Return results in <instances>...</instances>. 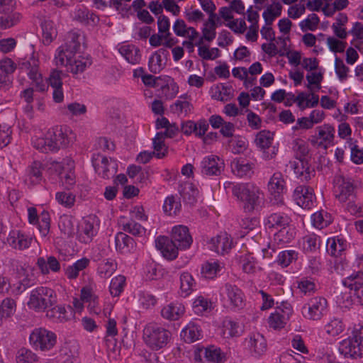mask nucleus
Listing matches in <instances>:
<instances>
[{"label": "nucleus", "mask_w": 363, "mask_h": 363, "mask_svg": "<svg viewBox=\"0 0 363 363\" xmlns=\"http://www.w3.org/2000/svg\"><path fill=\"white\" fill-rule=\"evenodd\" d=\"M19 69L21 73L26 74L31 84L35 86L38 91L43 92L46 91L48 86L52 89V99L55 103H61L64 99V92L62 89L63 73L60 70L53 69L50 74L47 80H44L39 69V61L35 57H30L19 65Z\"/></svg>", "instance_id": "1"}, {"label": "nucleus", "mask_w": 363, "mask_h": 363, "mask_svg": "<svg viewBox=\"0 0 363 363\" xmlns=\"http://www.w3.org/2000/svg\"><path fill=\"white\" fill-rule=\"evenodd\" d=\"M83 36L76 32H71L67 37L66 43L56 50L55 61L57 66H65L74 75L82 73L91 65V61L76 54L79 52Z\"/></svg>", "instance_id": "2"}, {"label": "nucleus", "mask_w": 363, "mask_h": 363, "mask_svg": "<svg viewBox=\"0 0 363 363\" xmlns=\"http://www.w3.org/2000/svg\"><path fill=\"white\" fill-rule=\"evenodd\" d=\"M233 195L242 203L245 213L258 212L264 205L262 191L253 183H238L232 187Z\"/></svg>", "instance_id": "3"}, {"label": "nucleus", "mask_w": 363, "mask_h": 363, "mask_svg": "<svg viewBox=\"0 0 363 363\" xmlns=\"http://www.w3.org/2000/svg\"><path fill=\"white\" fill-rule=\"evenodd\" d=\"M57 303V294L53 289L38 286L31 291L27 304L30 309L35 312H44Z\"/></svg>", "instance_id": "4"}, {"label": "nucleus", "mask_w": 363, "mask_h": 363, "mask_svg": "<svg viewBox=\"0 0 363 363\" xmlns=\"http://www.w3.org/2000/svg\"><path fill=\"white\" fill-rule=\"evenodd\" d=\"M171 337L170 331L156 324H148L143 330L144 341L153 350L165 347Z\"/></svg>", "instance_id": "5"}, {"label": "nucleus", "mask_w": 363, "mask_h": 363, "mask_svg": "<svg viewBox=\"0 0 363 363\" xmlns=\"http://www.w3.org/2000/svg\"><path fill=\"white\" fill-rule=\"evenodd\" d=\"M339 351L345 357L357 358L363 355V326L354 328L352 335L340 342Z\"/></svg>", "instance_id": "6"}, {"label": "nucleus", "mask_w": 363, "mask_h": 363, "mask_svg": "<svg viewBox=\"0 0 363 363\" xmlns=\"http://www.w3.org/2000/svg\"><path fill=\"white\" fill-rule=\"evenodd\" d=\"M56 342V335L45 328H35L29 335V343L35 350L49 351Z\"/></svg>", "instance_id": "7"}, {"label": "nucleus", "mask_w": 363, "mask_h": 363, "mask_svg": "<svg viewBox=\"0 0 363 363\" xmlns=\"http://www.w3.org/2000/svg\"><path fill=\"white\" fill-rule=\"evenodd\" d=\"M301 311L306 318L314 321L320 320L328 312V301L320 296L311 298L302 307Z\"/></svg>", "instance_id": "8"}, {"label": "nucleus", "mask_w": 363, "mask_h": 363, "mask_svg": "<svg viewBox=\"0 0 363 363\" xmlns=\"http://www.w3.org/2000/svg\"><path fill=\"white\" fill-rule=\"evenodd\" d=\"M224 160L215 155L204 157L200 162L199 169L205 177H219L225 171Z\"/></svg>", "instance_id": "9"}, {"label": "nucleus", "mask_w": 363, "mask_h": 363, "mask_svg": "<svg viewBox=\"0 0 363 363\" xmlns=\"http://www.w3.org/2000/svg\"><path fill=\"white\" fill-rule=\"evenodd\" d=\"M71 130L66 127L55 126L47 132L48 143L52 145L54 152L67 147L70 143Z\"/></svg>", "instance_id": "10"}, {"label": "nucleus", "mask_w": 363, "mask_h": 363, "mask_svg": "<svg viewBox=\"0 0 363 363\" xmlns=\"http://www.w3.org/2000/svg\"><path fill=\"white\" fill-rule=\"evenodd\" d=\"M290 218L284 213H274L270 214L265 220V225L269 228H280L281 230L278 233L275 235L276 240H279V241H282L284 242H287L292 237V233L290 234V236L285 240L284 236L285 233L288 232L286 231V227L289 224Z\"/></svg>", "instance_id": "11"}, {"label": "nucleus", "mask_w": 363, "mask_h": 363, "mask_svg": "<svg viewBox=\"0 0 363 363\" xmlns=\"http://www.w3.org/2000/svg\"><path fill=\"white\" fill-rule=\"evenodd\" d=\"M92 163L96 172L104 179L113 177L117 172V163L111 158L108 160L101 155H94Z\"/></svg>", "instance_id": "12"}, {"label": "nucleus", "mask_w": 363, "mask_h": 363, "mask_svg": "<svg viewBox=\"0 0 363 363\" xmlns=\"http://www.w3.org/2000/svg\"><path fill=\"white\" fill-rule=\"evenodd\" d=\"M333 183L335 196L340 202H345L354 196V186L351 179L337 175Z\"/></svg>", "instance_id": "13"}, {"label": "nucleus", "mask_w": 363, "mask_h": 363, "mask_svg": "<svg viewBox=\"0 0 363 363\" xmlns=\"http://www.w3.org/2000/svg\"><path fill=\"white\" fill-rule=\"evenodd\" d=\"M28 218L30 224L38 225V228L42 236L45 237L50 231V217L48 211H43L38 216L35 207L28 208Z\"/></svg>", "instance_id": "14"}, {"label": "nucleus", "mask_w": 363, "mask_h": 363, "mask_svg": "<svg viewBox=\"0 0 363 363\" xmlns=\"http://www.w3.org/2000/svg\"><path fill=\"white\" fill-rule=\"evenodd\" d=\"M14 62L8 57L0 61V91H6L12 86L11 74L16 70Z\"/></svg>", "instance_id": "15"}, {"label": "nucleus", "mask_w": 363, "mask_h": 363, "mask_svg": "<svg viewBox=\"0 0 363 363\" xmlns=\"http://www.w3.org/2000/svg\"><path fill=\"white\" fill-rule=\"evenodd\" d=\"M162 80L161 77H155L151 74H145L142 76V81L145 85L151 87L160 86L162 92L164 94L167 98L172 99L175 96L178 91V87L174 83L169 84L167 82L165 84H160V81Z\"/></svg>", "instance_id": "16"}, {"label": "nucleus", "mask_w": 363, "mask_h": 363, "mask_svg": "<svg viewBox=\"0 0 363 363\" xmlns=\"http://www.w3.org/2000/svg\"><path fill=\"white\" fill-rule=\"evenodd\" d=\"M171 239L180 250L189 248L193 242L189 228L184 225L174 226L172 230Z\"/></svg>", "instance_id": "17"}, {"label": "nucleus", "mask_w": 363, "mask_h": 363, "mask_svg": "<svg viewBox=\"0 0 363 363\" xmlns=\"http://www.w3.org/2000/svg\"><path fill=\"white\" fill-rule=\"evenodd\" d=\"M155 246L162 256L169 260L176 259L178 256V250H180L171 238L166 236H159L155 240Z\"/></svg>", "instance_id": "18"}, {"label": "nucleus", "mask_w": 363, "mask_h": 363, "mask_svg": "<svg viewBox=\"0 0 363 363\" xmlns=\"http://www.w3.org/2000/svg\"><path fill=\"white\" fill-rule=\"evenodd\" d=\"M209 248L218 254L225 255L229 252L233 246V240L226 233H220L212 238L208 243Z\"/></svg>", "instance_id": "19"}, {"label": "nucleus", "mask_w": 363, "mask_h": 363, "mask_svg": "<svg viewBox=\"0 0 363 363\" xmlns=\"http://www.w3.org/2000/svg\"><path fill=\"white\" fill-rule=\"evenodd\" d=\"M223 289V293L225 294L233 308L240 309L243 308L245 306L244 294L237 286L227 283Z\"/></svg>", "instance_id": "20"}, {"label": "nucleus", "mask_w": 363, "mask_h": 363, "mask_svg": "<svg viewBox=\"0 0 363 363\" xmlns=\"http://www.w3.org/2000/svg\"><path fill=\"white\" fill-rule=\"evenodd\" d=\"M296 204L303 208H311L313 205L314 194L313 189L306 186H299L296 188L293 195Z\"/></svg>", "instance_id": "21"}, {"label": "nucleus", "mask_w": 363, "mask_h": 363, "mask_svg": "<svg viewBox=\"0 0 363 363\" xmlns=\"http://www.w3.org/2000/svg\"><path fill=\"white\" fill-rule=\"evenodd\" d=\"M97 233V228L95 225L94 218H84L79 226L78 237L80 242L84 243L90 242Z\"/></svg>", "instance_id": "22"}, {"label": "nucleus", "mask_w": 363, "mask_h": 363, "mask_svg": "<svg viewBox=\"0 0 363 363\" xmlns=\"http://www.w3.org/2000/svg\"><path fill=\"white\" fill-rule=\"evenodd\" d=\"M285 182L282 175L279 172L274 173L270 181L269 182L268 186L271 195L274 197V203H283L282 194L284 191Z\"/></svg>", "instance_id": "23"}, {"label": "nucleus", "mask_w": 363, "mask_h": 363, "mask_svg": "<svg viewBox=\"0 0 363 363\" xmlns=\"http://www.w3.org/2000/svg\"><path fill=\"white\" fill-rule=\"evenodd\" d=\"M246 342L251 353L255 357L262 355L267 350V341L260 333L252 334L246 339Z\"/></svg>", "instance_id": "24"}, {"label": "nucleus", "mask_w": 363, "mask_h": 363, "mask_svg": "<svg viewBox=\"0 0 363 363\" xmlns=\"http://www.w3.org/2000/svg\"><path fill=\"white\" fill-rule=\"evenodd\" d=\"M208 128V123L205 120H200L198 123L192 121H187L182 123L181 130L186 135H189L194 133L197 137L204 136Z\"/></svg>", "instance_id": "25"}, {"label": "nucleus", "mask_w": 363, "mask_h": 363, "mask_svg": "<svg viewBox=\"0 0 363 363\" xmlns=\"http://www.w3.org/2000/svg\"><path fill=\"white\" fill-rule=\"evenodd\" d=\"M230 167L233 174L240 178L250 177L253 173V164L242 157L234 159Z\"/></svg>", "instance_id": "26"}, {"label": "nucleus", "mask_w": 363, "mask_h": 363, "mask_svg": "<svg viewBox=\"0 0 363 363\" xmlns=\"http://www.w3.org/2000/svg\"><path fill=\"white\" fill-rule=\"evenodd\" d=\"M32 238L23 233L20 230H12L10 232L7 242L13 248L18 250H24L30 245Z\"/></svg>", "instance_id": "27"}, {"label": "nucleus", "mask_w": 363, "mask_h": 363, "mask_svg": "<svg viewBox=\"0 0 363 363\" xmlns=\"http://www.w3.org/2000/svg\"><path fill=\"white\" fill-rule=\"evenodd\" d=\"M291 167L296 177L302 182H307L314 176L315 171L311 169L307 160L301 159L291 162Z\"/></svg>", "instance_id": "28"}, {"label": "nucleus", "mask_w": 363, "mask_h": 363, "mask_svg": "<svg viewBox=\"0 0 363 363\" xmlns=\"http://www.w3.org/2000/svg\"><path fill=\"white\" fill-rule=\"evenodd\" d=\"M179 192L184 203L193 205L196 202L199 191L192 183L186 182L181 184Z\"/></svg>", "instance_id": "29"}, {"label": "nucleus", "mask_w": 363, "mask_h": 363, "mask_svg": "<svg viewBox=\"0 0 363 363\" xmlns=\"http://www.w3.org/2000/svg\"><path fill=\"white\" fill-rule=\"evenodd\" d=\"M135 244L134 240L123 232H118L115 236V247L117 252L126 254L130 252Z\"/></svg>", "instance_id": "30"}, {"label": "nucleus", "mask_w": 363, "mask_h": 363, "mask_svg": "<svg viewBox=\"0 0 363 363\" xmlns=\"http://www.w3.org/2000/svg\"><path fill=\"white\" fill-rule=\"evenodd\" d=\"M347 246L346 240L340 237L328 238L327 240V252L333 257L341 255V253L345 250Z\"/></svg>", "instance_id": "31"}, {"label": "nucleus", "mask_w": 363, "mask_h": 363, "mask_svg": "<svg viewBox=\"0 0 363 363\" xmlns=\"http://www.w3.org/2000/svg\"><path fill=\"white\" fill-rule=\"evenodd\" d=\"M37 265L43 274H48L50 271L57 272L60 269V264L54 256H49L47 259L38 257Z\"/></svg>", "instance_id": "32"}, {"label": "nucleus", "mask_w": 363, "mask_h": 363, "mask_svg": "<svg viewBox=\"0 0 363 363\" xmlns=\"http://www.w3.org/2000/svg\"><path fill=\"white\" fill-rule=\"evenodd\" d=\"M184 312V307L179 303H171L164 306L161 311V315L163 318L175 320H178Z\"/></svg>", "instance_id": "33"}, {"label": "nucleus", "mask_w": 363, "mask_h": 363, "mask_svg": "<svg viewBox=\"0 0 363 363\" xmlns=\"http://www.w3.org/2000/svg\"><path fill=\"white\" fill-rule=\"evenodd\" d=\"M181 336L184 341L191 343L199 340L201 337L200 327L194 322H190L181 333Z\"/></svg>", "instance_id": "34"}, {"label": "nucleus", "mask_w": 363, "mask_h": 363, "mask_svg": "<svg viewBox=\"0 0 363 363\" xmlns=\"http://www.w3.org/2000/svg\"><path fill=\"white\" fill-rule=\"evenodd\" d=\"M89 264L90 260L86 257H83L68 266L65 269V274L69 279H75L79 275V272L85 269Z\"/></svg>", "instance_id": "35"}, {"label": "nucleus", "mask_w": 363, "mask_h": 363, "mask_svg": "<svg viewBox=\"0 0 363 363\" xmlns=\"http://www.w3.org/2000/svg\"><path fill=\"white\" fill-rule=\"evenodd\" d=\"M119 52L131 64H137L140 60L139 49L133 45H124L121 46Z\"/></svg>", "instance_id": "36"}, {"label": "nucleus", "mask_w": 363, "mask_h": 363, "mask_svg": "<svg viewBox=\"0 0 363 363\" xmlns=\"http://www.w3.org/2000/svg\"><path fill=\"white\" fill-rule=\"evenodd\" d=\"M46 316L56 322L63 323L69 319L67 312L64 306L56 304L46 311Z\"/></svg>", "instance_id": "37"}, {"label": "nucleus", "mask_w": 363, "mask_h": 363, "mask_svg": "<svg viewBox=\"0 0 363 363\" xmlns=\"http://www.w3.org/2000/svg\"><path fill=\"white\" fill-rule=\"evenodd\" d=\"M43 30V42L45 45H49L57 36V30L54 22L51 20H45L41 23Z\"/></svg>", "instance_id": "38"}, {"label": "nucleus", "mask_w": 363, "mask_h": 363, "mask_svg": "<svg viewBox=\"0 0 363 363\" xmlns=\"http://www.w3.org/2000/svg\"><path fill=\"white\" fill-rule=\"evenodd\" d=\"M186 94H184L179 96V99L177 100L172 105L170 106V110L173 113L177 114L178 116L184 114L186 116L192 108V105L189 101L186 99Z\"/></svg>", "instance_id": "39"}, {"label": "nucleus", "mask_w": 363, "mask_h": 363, "mask_svg": "<svg viewBox=\"0 0 363 363\" xmlns=\"http://www.w3.org/2000/svg\"><path fill=\"white\" fill-rule=\"evenodd\" d=\"M317 129L318 130V137L323 140L320 143L319 145L324 143V147H326L328 145L333 144L335 132L333 126L325 124L318 127Z\"/></svg>", "instance_id": "40"}, {"label": "nucleus", "mask_w": 363, "mask_h": 363, "mask_svg": "<svg viewBox=\"0 0 363 363\" xmlns=\"http://www.w3.org/2000/svg\"><path fill=\"white\" fill-rule=\"evenodd\" d=\"M39 357L30 349L26 347L20 348L16 354L17 363H38Z\"/></svg>", "instance_id": "41"}, {"label": "nucleus", "mask_w": 363, "mask_h": 363, "mask_svg": "<svg viewBox=\"0 0 363 363\" xmlns=\"http://www.w3.org/2000/svg\"><path fill=\"white\" fill-rule=\"evenodd\" d=\"M223 269V266L218 261H207L201 267V274L206 279H213Z\"/></svg>", "instance_id": "42"}, {"label": "nucleus", "mask_w": 363, "mask_h": 363, "mask_svg": "<svg viewBox=\"0 0 363 363\" xmlns=\"http://www.w3.org/2000/svg\"><path fill=\"white\" fill-rule=\"evenodd\" d=\"M42 169L43 164L39 161L33 162L28 167L27 177L31 184L35 185L42 181Z\"/></svg>", "instance_id": "43"}, {"label": "nucleus", "mask_w": 363, "mask_h": 363, "mask_svg": "<svg viewBox=\"0 0 363 363\" xmlns=\"http://www.w3.org/2000/svg\"><path fill=\"white\" fill-rule=\"evenodd\" d=\"M154 151L152 152L158 159H162L167 155V147L164 144V138L162 133H157L152 140Z\"/></svg>", "instance_id": "44"}, {"label": "nucleus", "mask_w": 363, "mask_h": 363, "mask_svg": "<svg viewBox=\"0 0 363 363\" xmlns=\"http://www.w3.org/2000/svg\"><path fill=\"white\" fill-rule=\"evenodd\" d=\"M16 301L11 298H5L0 304V314L4 318H11L16 311Z\"/></svg>", "instance_id": "45"}, {"label": "nucleus", "mask_w": 363, "mask_h": 363, "mask_svg": "<svg viewBox=\"0 0 363 363\" xmlns=\"http://www.w3.org/2000/svg\"><path fill=\"white\" fill-rule=\"evenodd\" d=\"M121 228L125 232L134 236L141 237L145 233V228L139 223L133 220H130L126 222L121 221Z\"/></svg>", "instance_id": "46"}, {"label": "nucleus", "mask_w": 363, "mask_h": 363, "mask_svg": "<svg viewBox=\"0 0 363 363\" xmlns=\"http://www.w3.org/2000/svg\"><path fill=\"white\" fill-rule=\"evenodd\" d=\"M204 357L208 362L214 363H221L225 359L224 353H223L220 348L213 345L204 349Z\"/></svg>", "instance_id": "47"}, {"label": "nucleus", "mask_w": 363, "mask_h": 363, "mask_svg": "<svg viewBox=\"0 0 363 363\" xmlns=\"http://www.w3.org/2000/svg\"><path fill=\"white\" fill-rule=\"evenodd\" d=\"M196 285V282L191 274L187 272H183L180 275V289L185 296L189 295Z\"/></svg>", "instance_id": "48"}, {"label": "nucleus", "mask_w": 363, "mask_h": 363, "mask_svg": "<svg viewBox=\"0 0 363 363\" xmlns=\"http://www.w3.org/2000/svg\"><path fill=\"white\" fill-rule=\"evenodd\" d=\"M342 284L353 291L363 284V272L360 271L353 272L342 280Z\"/></svg>", "instance_id": "49"}, {"label": "nucleus", "mask_w": 363, "mask_h": 363, "mask_svg": "<svg viewBox=\"0 0 363 363\" xmlns=\"http://www.w3.org/2000/svg\"><path fill=\"white\" fill-rule=\"evenodd\" d=\"M320 238L315 234H310L303 238V247L307 252H313L320 248Z\"/></svg>", "instance_id": "50"}, {"label": "nucleus", "mask_w": 363, "mask_h": 363, "mask_svg": "<svg viewBox=\"0 0 363 363\" xmlns=\"http://www.w3.org/2000/svg\"><path fill=\"white\" fill-rule=\"evenodd\" d=\"M181 203L173 195L167 196L164 200L163 205L164 211L169 215H176L181 210Z\"/></svg>", "instance_id": "51"}, {"label": "nucleus", "mask_w": 363, "mask_h": 363, "mask_svg": "<svg viewBox=\"0 0 363 363\" xmlns=\"http://www.w3.org/2000/svg\"><path fill=\"white\" fill-rule=\"evenodd\" d=\"M273 140V134L269 130H261L259 132L255 138V143L257 147L264 150L269 147Z\"/></svg>", "instance_id": "52"}, {"label": "nucleus", "mask_w": 363, "mask_h": 363, "mask_svg": "<svg viewBox=\"0 0 363 363\" xmlns=\"http://www.w3.org/2000/svg\"><path fill=\"white\" fill-rule=\"evenodd\" d=\"M293 150L296 153L297 160H307L309 152L308 145L303 140L296 139L293 142Z\"/></svg>", "instance_id": "53"}, {"label": "nucleus", "mask_w": 363, "mask_h": 363, "mask_svg": "<svg viewBox=\"0 0 363 363\" xmlns=\"http://www.w3.org/2000/svg\"><path fill=\"white\" fill-rule=\"evenodd\" d=\"M59 228L61 233L66 237H72L74 234V226L69 216H64L60 218Z\"/></svg>", "instance_id": "54"}, {"label": "nucleus", "mask_w": 363, "mask_h": 363, "mask_svg": "<svg viewBox=\"0 0 363 363\" xmlns=\"http://www.w3.org/2000/svg\"><path fill=\"white\" fill-rule=\"evenodd\" d=\"M125 284L124 276L118 275L111 279L109 290L113 296H118L123 291Z\"/></svg>", "instance_id": "55"}, {"label": "nucleus", "mask_w": 363, "mask_h": 363, "mask_svg": "<svg viewBox=\"0 0 363 363\" xmlns=\"http://www.w3.org/2000/svg\"><path fill=\"white\" fill-rule=\"evenodd\" d=\"M344 329V325L341 320L333 318L325 325V332L332 336L340 334Z\"/></svg>", "instance_id": "56"}, {"label": "nucleus", "mask_w": 363, "mask_h": 363, "mask_svg": "<svg viewBox=\"0 0 363 363\" xmlns=\"http://www.w3.org/2000/svg\"><path fill=\"white\" fill-rule=\"evenodd\" d=\"M48 142L47 133L45 137H34L32 139V145L34 148L45 153L48 152H54L52 145Z\"/></svg>", "instance_id": "57"}, {"label": "nucleus", "mask_w": 363, "mask_h": 363, "mask_svg": "<svg viewBox=\"0 0 363 363\" xmlns=\"http://www.w3.org/2000/svg\"><path fill=\"white\" fill-rule=\"evenodd\" d=\"M297 258L298 252L295 250H285L279 254L277 262L282 267H287Z\"/></svg>", "instance_id": "58"}, {"label": "nucleus", "mask_w": 363, "mask_h": 363, "mask_svg": "<svg viewBox=\"0 0 363 363\" xmlns=\"http://www.w3.org/2000/svg\"><path fill=\"white\" fill-rule=\"evenodd\" d=\"M116 264L113 260L103 261L99 266L98 271L103 278L109 277L116 270Z\"/></svg>", "instance_id": "59"}, {"label": "nucleus", "mask_w": 363, "mask_h": 363, "mask_svg": "<svg viewBox=\"0 0 363 363\" xmlns=\"http://www.w3.org/2000/svg\"><path fill=\"white\" fill-rule=\"evenodd\" d=\"M232 151L235 154L243 152L247 147V140L245 138L237 135L230 140Z\"/></svg>", "instance_id": "60"}, {"label": "nucleus", "mask_w": 363, "mask_h": 363, "mask_svg": "<svg viewBox=\"0 0 363 363\" xmlns=\"http://www.w3.org/2000/svg\"><path fill=\"white\" fill-rule=\"evenodd\" d=\"M240 262L242 270L247 274H253L257 269L255 258L251 255H245L241 257Z\"/></svg>", "instance_id": "61"}, {"label": "nucleus", "mask_w": 363, "mask_h": 363, "mask_svg": "<svg viewBox=\"0 0 363 363\" xmlns=\"http://www.w3.org/2000/svg\"><path fill=\"white\" fill-rule=\"evenodd\" d=\"M330 221V216L327 212L323 211L315 213L313 215V225L318 228H323L327 226Z\"/></svg>", "instance_id": "62"}, {"label": "nucleus", "mask_w": 363, "mask_h": 363, "mask_svg": "<svg viewBox=\"0 0 363 363\" xmlns=\"http://www.w3.org/2000/svg\"><path fill=\"white\" fill-rule=\"evenodd\" d=\"M287 316L281 314L279 311L272 313L269 318V323L270 327L277 329L282 328L286 324V321L289 319Z\"/></svg>", "instance_id": "63"}, {"label": "nucleus", "mask_w": 363, "mask_h": 363, "mask_svg": "<svg viewBox=\"0 0 363 363\" xmlns=\"http://www.w3.org/2000/svg\"><path fill=\"white\" fill-rule=\"evenodd\" d=\"M21 15L18 13H13L6 16L0 18V28L6 29L11 28L20 21Z\"/></svg>", "instance_id": "64"}]
</instances>
